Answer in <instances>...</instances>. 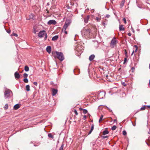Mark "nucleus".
I'll list each match as a JSON object with an SVG mask.
<instances>
[{
	"instance_id": "nucleus-60",
	"label": "nucleus",
	"mask_w": 150,
	"mask_h": 150,
	"mask_svg": "<svg viewBox=\"0 0 150 150\" xmlns=\"http://www.w3.org/2000/svg\"><path fill=\"white\" fill-rule=\"evenodd\" d=\"M24 1H25V0H23Z\"/></svg>"
},
{
	"instance_id": "nucleus-28",
	"label": "nucleus",
	"mask_w": 150,
	"mask_h": 150,
	"mask_svg": "<svg viewBox=\"0 0 150 150\" xmlns=\"http://www.w3.org/2000/svg\"><path fill=\"white\" fill-rule=\"evenodd\" d=\"M83 112L84 114H86L88 112L87 110L86 109H83Z\"/></svg>"
},
{
	"instance_id": "nucleus-50",
	"label": "nucleus",
	"mask_w": 150,
	"mask_h": 150,
	"mask_svg": "<svg viewBox=\"0 0 150 150\" xmlns=\"http://www.w3.org/2000/svg\"><path fill=\"white\" fill-rule=\"evenodd\" d=\"M63 31H64V32L66 34H67V31H66L65 30H63Z\"/></svg>"
},
{
	"instance_id": "nucleus-37",
	"label": "nucleus",
	"mask_w": 150,
	"mask_h": 150,
	"mask_svg": "<svg viewBox=\"0 0 150 150\" xmlns=\"http://www.w3.org/2000/svg\"><path fill=\"white\" fill-rule=\"evenodd\" d=\"M74 113H75V114H76V115H78V113L76 110H75V109L74 110Z\"/></svg>"
},
{
	"instance_id": "nucleus-12",
	"label": "nucleus",
	"mask_w": 150,
	"mask_h": 150,
	"mask_svg": "<svg viewBox=\"0 0 150 150\" xmlns=\"http://www.w3.org/2000/svg\"><path fill=\"white\" fill-rule=\"evenodd\" d=\"M46 50L50 54L51 50V47L50 46H49L47 47Z\"/></svg>"
},
{
	"instance_id": "nucleus-6",
	"label": "nucleus",
	"mask_w": 150,
	"mask_h": 150,
	"mask_svg": "<svg viewBox=\"0 0 150 150\" xmlns=\"http://www.w3.org/2000/svg\"><path fill=\"white\" fill-rule=\"evenodd\" d=\"M105 91L100 92L98 94L99 97L100 98H103L105 97Z\"/></svg>"
},
{
	"instance_id": "nucleus-23",
	"label": "nucleus",
	"mask_w": 150,
	"mask_h": 150,
	"mask_svg": "<svg viewBox=\"0 0 150 150\" xmlns=\"http://www.w3.org/2000/svg\"><path fill=\"white\" fill-rule=\"evenodd\" d=\"M48 137L52 139H53L54 138V137L53 135L51 134H48Z\"/></svg>"
},
{
	"instance_id": "nucleus-19",
	"label": "nucleus",
	"mask_w": 150,
	"mask_h": 150,
	"mask_svg": "<svg viewBox=\"0 0 150 150\" xmlns=\"http://www.w3.org/2000/svg\"><path fill=\"white\" fill-rule=\"evenodd\" d=\"M26 90L28 91L30 90V87L29 85H28L26 86Z\"/></svg>"
},
{
	"instance_id": "nucleus-51",
	"label": "nucleus",
	"mask_w": 150,
	"mask_h": 150,
	"mask_svg": "<svg viewBox=\"0 0 150 150\" xmlns=\"http://www.w3.org/2000/svg\"><path fill=\"white\" fill-rule=\"evenodd\" d=\"M134 50H133V52H132V54H131V55L132 56L133 55V54H134Z\"/></svg>"
},
{
	"instance_id": "nucleus-22",
	"label": "nucleus",
	"mask_w": 150,
	"mask_h": 150,
	"mask_svg": "<svg viewBox=\"0 0 150 150\" xmlns=\"http://www.w3.org/2000/svg\"><path fill=\"white\" fill-rule=\"evenodd\" d=\"M109 133V132L108 130H105L103 132V134L105 135L108 134Z\"/></svg>"
},
{
	"instance_id": "nucleus-11",
	"label": "nucleus",
	"mask_w": 150,
	"mask_h": 150,
	"mask_svg": "<svg viewBox=\"0 0 150 150\" xmlns=\"http://www.w3.org/2000/svg\"><path fill=\"white\" fill-rule=\"evenodd\" d=\"M57 90L55 89H52V95L53 96H55L57 93Z\"/></svg>"
},
{
	"instance_id": "nucleus-44",
	"label": "nucleus",
	"mask_w": 150,
	"mask_h": 150,
	"mask_svg": "<svg viewBox=\"0 0 150 150\" xmlns=\"http://www.w3.org/2000/svg\"><path fill=\"white\" fill-rule=\"evenodd\" d=\"M6 32L8 33H9L11 32L10 30H8L6 31Z\"/></svg>"
},
{
	"instance_id": "nucleus-25",
	"label": "nucleus",
	"mask_w": 150,
	"mask_h": 150,
	"mask_svg": "<svg viewBox=\"0 0 150 150\" xmlns=\"http://www.w3.org/2000/svg\"><path fill=\"white\" fill-rule=\"evenodd\" d=\"M4 108L5 110H7L8 108V105L7 104H6L4 106Z\"/></svg>"
},
{
	"instance_id": "nucleus-53",
	"label": "nucleus",
	"mask_w": 150,
	"mask_h": 150,
	"mask_svg": "<svg viewBox=\"0 0 150 150\" xmlns=\"http://www.w3.org/2000/svg\"><path fill=\"white\" fill-rule=\"evenodd\" d=\"M147 107L150 108V105L147 106Z\"/></svg>"
},
{
	"instance_id": "nucleus-33",
	"label": "nucleus",
	"mask_w": 150,
	"mask_h": 150,
	"mask_svg": "<svg viewBox=\"0 0 150 150\" xmlns=\"http://www.w3.org/2000/svg\"><path fill=\"white\" fill-rule=\"evenodd\" d=\"M125 55L127 57L128 56H127V51L126 50H125Z\"/></svg>"
},
{
	"instance_id": "nucleus-34",
	"label": "nucleus",
	"mask_w": 150,
	"mask_h": 150,
	"mask_svg": "<svg viewBox=\"0 0 150 150\" xmlns=\"http://www.w3.org/2000/svg\"><path fill=\"white\" fill-rule=\"evenodd\" d=\"M33 33H34L36 34V33L37 32V31L35 28H33Z\"/></svg>"
},
{
	"instance_id": "nucleus-20",
	"label": "nucleus",
	"mask_w": 150,
	"mask_h": 150,
	"mask_svg": "<svg viewBox=\"0 0 150 150\" xmlns=\"http://www.w3.org/2000/svg\"><path fill=\"white\" fill-rule=\"evenodd\" d=\"M24 70L26 71H28L29 70V68L28 67L26 66H25V68H24Z\"/></svg>"
},
{
	"instance_id": "nucleus-29",
	"label": "nucleus",
	"mask_w": 150,
	"mask_h": 150,
	"mask_svg": "<svg viewBox=\"0 0 150 150\" xmlns=\"http://www.w3.org/2000/svg\"><path fill=\"white\" fill-rule=\"evenodd\" d=\"M64 147V144H62L61 146L60 147V148H59V150H63V148Z\"/></svg>"
},
{
	"instance_id": "nucleus-26",
	"label": "nucleus",
	"mask_w": 150,
	"mask_h": 150,
	"mask_svg": "<svg viewBox=\"0 0 150 150\" xmlns=\"http://www.w3.org/2000/svg\"><path fill=\"white\" fill-rule=\"evenodd\" d=\"M134 47L135 48V50H134V52H136L137 51V49H138V47H137V46L136 45H135L134 46Z\"/></svg>"
},
{
	"instance_id": "nucleus-36",
	"label": "nucleus",
	"mask_w": 150,
	"mask_h": 150,
	"mask_svg": "<svg viewBox=\"0 0 150 150\" xmlns=\"http://www.w3.org/2000/svg\"><path fill=\"white\" fill-rule=\"evenodd\" d=\"M44 35L45 36V38H44V40H45L47 39V34L45 33V34Z\"/></svg>"
},
{
	"instance_id": "nucleus-45",
	"label": "nucleus",
	"mask_w": 150,
	"mask_h": 150,
	"mask_svg": "<svg viewBox=\"0 0 150 150\" xmlns=\"http://www.w3.org/2000/svg\"><path fill=\"white\" fill-rule=\"evenodd\" d=\"M110 16V15H107L106 16V17L109 18Z\"/></svg>"
},
{
	"instance_id": "nucleus-31",
	"label": "nucleus",
	"mask_w": 150,
	"mask_h": 150,
	"mask_svg": "<svg viewBox=\"0 0 150 150\" xmlns=\"http://www.w3.org/2000/svg\"><path fill=\"white\" fill-rule=\"evenodd\" d=\"M145 106H143V107H142L141 108L140 110H145Z\"/></svg>"
},
{
	"instance_id": "nucleus-56",
	"label": "nucleus",
	"mask_w": 150,
	"mask_h": 150,
	"mask_svg": "<svg viewBox=\"0 0 150 150\" xmlns=\"http://www.w3.org/2000/svg\"><path fill=\"white\" fill-rule=\"evenodd\" d=\"M79 109H80V110H83V109H82V108H79Z\"/></svg>"
},
{
	"instance_id": "nucleus-16",
	"label": "nucleus",
	"mask_w": 150,
	"mask_h": 150,
	"mask_svg": "<svg viewBox=\"0 0 150 150\" xmlns=\"http://www.w3.org/2000/svg\"><path fill=\"white\" fill-rule=\"evenodd\" d=\"M119 29L120 31L124 30H125V28L123 27V25H119Z\"/></svg>"
},
{
	"instance_id": "nucleus-15",
	"label": "nucleus",
	"mask_w": 150,
	"mask_h": 150,
	"mask_svg": "<svg viewBox=\"0 0 150 150\" xmlns=\"http://www.w3.org/2000/svg\"><path fill=\"white\" fill-rule=\"evenodd\" d=\"M95 57V55L94 54L91 55L89 57V60L90 61H92L94 58Z\"/></svg>"
},
{
	"instance_id": "nucleus-52",
	"label": "nucleus",
	"mask_w": 150,
	"mask_h": 150,
	"mask_svg": "<svg viewBox=\"0 0 150 150\" xmlns=\"http://www.w3.org/2000/svg\"><path fill=\"white\" fill-rule=\"evenodd\" d=\"M148 141H150V137L149 138H148Z\"/></svg>"
},
{
	"instance_id": "nucleus-49",
	"label": "nucleus",
	"mask_w": 150,
	"mask_h": 150,
	"mask_svg": "<svg viewBox=\"0 0 150 150\" xmlns=\"http://www.w3.org/2000/svg\"><path fill=\"white\" fill-rule=\"evenodd\" d=\"M147 144V145L148 146H150V144L146 142H145Z\"/></svg>"
},
{
	"instance_id": "nucleus-5",
	"label": "nucleus",
	"mask_w": 150,
	"mask_h": 150,
	"mask_svg": "<svg viewBox=\"0 0 150 150\" xmlns=\"http://www.w3.org/2000/svg\"><path fill=\"white\" fill-rule=\"evenodd\" d=\"M71 23V20H66L64 25L62 29V31L65 30Z\"/></svg>"
},
{
	"instance_id": "nucleus-54",
	"label": "nucleus",
	"mask_w": 150,
	"mask_h": 150,
	"mask_svg": "<svg viewBox=\"0 0 150 150\" xmlns=\"http://www.w3.org/2000/svg\"><path fill=\"white\" fill-rule=\"evenodd\" d=\"M149 134H150V129H149V132H148Z\"/></svg>"
},
{
	"instance_id": "nucleus-61",
	"label": "nucleus",
	"mask_w": 150,
	"mask_h": 150,
	"mask_svg": "<svg viewBox=\"0 0 150 150\" xmlns=\"http://www.w3.org/2000/svg\"><path fill=\"white\" fill-rule=\"evenodd\" d=\"M94 11V10H93V12Z\"/></svg>"
},
{
	"instance_id": "nucleus-2",
	"label": "nucleus",
	"mask_w": 150,
	"mask_h": 150,
	"mask_svg": "<svg viewBox=\"0 0 150 150\" xmlns=\"http://www.w3.org/2000/svg\"><path fill=\"white\" fill-rule=\"evenodd\" d=\"M12 91L9 90H6L4 93V97L5 98L10 97L12 96Z\"/></svg>"
},
{
	"instance_id": "nucleus-10",
	"label": "nucleus",
	"mask_w": 150,
	"mask_h": 150,
	"mask_svg": "<svg viewBox=\"0 0 150 150\" xmlns=\"http://www.w3.org/2000/svg\"><path fill=\"white\" fill-rule=\"evenodd\" d=\"M81 47L79 46L76 49V51L79 53L80 54H81V53L83 52V50H81Z\"/></svg>"
},
{
	"instance_id": "nucleus-27",
	"label": "nucleus",
	"mask_w": 150,
	"mask_h": 150,
	"mask_svg": "<svg viewBox=\"0 0 150 150\" xmlns=\"http://www.w3.org/2000/svg\"><path fill=\"white\" fill-rule=\"evenodd\" d=\"M23 81L24 82L26 83H28V80L27 78H25V79H24Z\"/></svg>"
},
{
	"instance_id": "nucleus-38",
	"label": "nucleus",
	"mask_w": 150,
	"mask_h": 150,
	"mask_svg": "<svg viewBox=\"0 0 150 150\" xmlns=\"http://www.w3.org/2000/svg\"><path fill=\"white\" fill-rule=\"evenodd\" d=\"M123 21L124 22V23L125 24L126 23V19L125 18H124L123 19Z\"/></svg>"
},
{
	"instance_id": "nucleus-43",
	"label": "nucleus",
	"mask_w": 150,
	"mask_h": 150,
	"mask_svg": "<svg viewBox=\"0 0 150 150\" xmlns=\"http://www.w3.org/2000/svg\"><path fill=\"white\" fill-rule=\"evenodd\" d=\"M134 69H135L134 67H132V68L131 69V70H132V71L133 72L134 71Z\"/></svg>"
},
{
	"instance_id": "nucleus-4",
	"label": "nucleus",
	"mask_w": 150,
	"mask_h": 150,
	"mask_svg": "<svg viewBox=\"0 0 150 150\" xmlns=\"http://www.w3.org/2000/svg\"><path fill=\"white\" fill-rule=\"evenodd\" d=\"M117 42V41L116 40V38L115 37H114L111 41L110 44V47L111 48H114L116 45Z\"/></svg>"
},
{
	"instance_id": "nucleus-7",
	"label": "nucleus",
	"mask_w": 150,
	"mask_h": 150,
	"mask_svg": "<svg viewBox=\"0 0 150 150\" xmlns=\"http://www.w3.org/2000/svg\"><path fill=\"white\" fill-rule=\"evenodd\" d=\"M46 33L45 30L41 31L39 33L38 36L40 38L43 37Z\"/></svg>"
},
{
	"instance_id": "nucleus-39",
	"label": "nucleus",
	"mask_w": 150,
	"mask_h": 150,
	"mask_svg": "<svg viewBox=\"0 0 150 150\" xmlns=\"http://www.w3.org/2000/svg\"><path fill=\"white\" fill-rule=\"evenodd\" d=\"M84 120H85L86 119V115H84L83 116V118Z\"/></svg>"
},
{
	"instance_id": "nucleus-13",
	"label": "nucleus",
	"mask_w": 150,
	"mask_h": 150,
	"mask_svg": "<svg viewBox=\"0 0 150 150\" xmlns=\"http://www.w3.org/2000/svg\"><path fill=\"white\" fill-rule=\"evenodd\" d=\"M125 0H122V1L121 2L120 4V8H122L124 5Z\"/></svg>"
},
{
	"instance_id": "nucleus-21",
	"label": "nucleus",
	"mask_w": 150,
	"mask_h": 150,
	"mask_svg": "<svg viewBox=\"0 0 150 150\" xmlns=\"http://www.w3.org/2000/svg\"><path fill=\"white\" fill-rule=\"evenodd\" d=\"M103 115H101V116L100 118V119L99 120V122L100 123L102 120L103 119Z\"/></svg>"
},
{
	"instance_id": "nucleus-18",
	"label": "nucleus",
	"mask_w": 150,
	"mask_h": 150,
	"mask_svg": "<svg viewBox=\"0 0 150 150\" xmlns=\"http://www.w3.org/2000/svg\"><path fill=\"white\" fill-rule=\"evenodd\" d=\"M58 38V35H56L52 37V40L53 41H55L57 40Z\"/></svg>"
},
{
	"instance_id": "nucleus-57",
	"label": "nucleus",
	"mask_w": 150,
	"mask_h": 150,
	"mask_svg": "<svg viewBox=\"0 0 150 150\" xmlns=\"http://www.w3.org/2000/svg\"><path fill=\"white\" fill-rule=\"evenodd\" d=\"M149 68L150 69V64H149Z\"/></svg>"
},
{
	"instance_id": "nucleus-47",
	"label": "nucleus",
	"mask_w": 150,
	"mask_h": 150,
	"mask_svg": "<svg viewBox=\"0 0 150 150\" xmlns=\"http://www.w3.org/2000/svg\"><path fill=\"white\" fill-rule=\"evenodd\" d=\"M128 35L129 36H131V33H128Z\"/></svg>"
},
{
	"instance_id": "nucleus-8",
	"label": "nucleus",
	"mask_w": 150,
	"mask_h": 150,
	"mask_svg": "<svg viewBox=\"0 0 150 150\" xmlns=\"http://www.w3.org/2000/svg\"><path fill=\"white\" fill-rule=\"evenodd\" d=\"M47 23L48 25H50L52 24L55 25L57 23V22L55 20H52L49 21Z\"/></svg>"
},
{
	"instance_id": "nucleus-3",
	"label": "nucleus",
	"mask_w": 150,
	"mask_h": 150,
	"mask_svg": "<svg viewBox=\"0 0 150 150\" xmlns=\"http://www.w3.org/2000/svg\"><path fill=\"white\" fill-rule=\"evenodd\" d=\"M81 34L84 37L85 36L88 35L90 33V30L89 29L87 30L83 29L81 31Z\"/></svg>"
},
{
	"instance_id": "nucleus-30",
	"label": "nucleus",
	"mask_w": 150,
	"mask_h": 150,
	"mask_svg": "<svg viewBox=\"0 0 150 150\" xmlns=\"http://www.w3.org/2000/svg\"><path fill=\"white\" fill-rule=\"evenodd\" d=\"M28 76V74L26 73H25L23 74V77L24 78H27Z\"/></svg>"
},
{
	"instance_id": "nucleus-46",
	"label": "nucleus",
	"mask_w": 150,
	"mask_h": 150,
	"mask_svg": "<svg viewBox=\"0 0 150 150\" xmlns=\"http://www.w3.org/2000/svg\"><path fill=\"white\" fill-rule=\"evenodd\" d=\"M92 131V130H91H91L88 133V134H90L91 133Z\"/></svg>"
},
{
	"instance_id": "nucleus-48",
	"label": "nucleus",
	"mask_w": 150,
	"mask_h": 150,
	"mask_svg": "<svg viewBox=\"0 0 150 150\" xmlns=\"http://www.w3.org/2000/svg\"><path fill=\"white\" fill-rule=\"evenodd\" d=\"M127 59V58H125V59H124V63L126 62Z\"/></svg>"
},
{
	"instance_id": "nucleus-9",
	"label": "nucleus",
	"mask_w": 150,
	"mask_h": 150,
	"mask_svg": "<svg viewBox=\"0 0 150 150\" xmlns=\"http://www.w3.org/2000/svg\"><path fill=\"white\" fill-rule=\"evenodd\" d=\"M14 76L16 79H18L20 77V75L17 72H16L14 74Z\"/></svg>"
},
{
	"instance_id": "nucleus-14",
	"label": "nucleus",
	"mask_w": 150,
	"mask_h": 150,
	"mask_svg": "<svg viewBox=\"0 0 150 150\" xmlns=\"http://www.w3.org/2000/svg\"><path fill=\"white\" fill-rule=\"evenodd\" d=\"M20 106L19 104H16L14 106V109L15 110H17L20 107Z\"/></svg>"
},
{
	"instance_id": "nucleus-58",
	"label": "nucleus",
	"mask_w": 150,
	"mask_h": 150,
	"mask_svg": "<svg viewBox=\"0 0 150 150\" xmlns=\"http://www.w3.org/2000/svg\"><path fill=\"white\" fill-rule=\"evenodd\" d=\"M108 75H107L106 76V77H108Z\"/></svg>"
},
{
	"instance_id": "nucleus-32",
	"label": "nucleus",
	"mask_w": 150,
	"mask_h": 150,
	"mask_svg": "<svg viewBox=\"0 0 150 150\" xmlns=\"http://www.w3.org/2000/svg\"><path fill=\"white\" fill-rule=\"evenodd\" d=\"M96 20L97 21H100V18H98V17H96Z\"/></svg>"
},
{
	"instance_id": "nucleus-17",
	"label": "nucleus",
	"mask_w": 150,
	"mask_h": 150,
	"mask_svg": "<svg viewBox=\"0 0 150 150\" xmlns=\"http://www.w3.org/2000/svg\"><path fill=\"white\" fill-rule=\"evenodd\" d=\"M89 18V16H88L86 18H84V21L85 23H87Z\"/></svg>"
},
{
	"instance_id": "nucleus-35",
	"label": "nucleus",
	"mask_w": 150,
	"mask_h": 150,
	"mask_svg": "<svg viewBox=\"0 0 150 150\" xmlns=\"http://www.w3.org/2000/svg\"><path fill=\"white\" fill-rule=\"evenodd\" d=\"M123 134L124 135H125L127 134V132L125 131H123Z\"/></svg>"
},
{
	"instance_id": "nucleus-42",
	"label": "nucleus",
	"mask_w": 150,
	"mask_h": 150,
	"mask_svg": "<svg viewBox=\"0 0 150 150\" xmlns=\"http://www.w3.org/2000/svg\"><path fill=\"white\" fill-rule=\"evenodd\" d=\"M33 84L35 86H37V84H38V83H37V82H34Z\"/></svg>"
},
{
	"instance_id": "nucleus-1",
	"label": "nucleus",
	"mask_w": 150,
	"mask_h": 150,
	"mask_svg": "<svg viewBox=\"0 0 150 150\" xmlns=\"http://www.w3.org/2000/svg\"><path fill=\"white\" fill-rule=\"evenodd\" d=\"M52 54L55 58H57L61 61H62L64 59V56L62 52L54 51L52 52Z\"/></svg>"
},
{
	"instance_id": "nucleus-41",
	"label": "nucleus",
	"mask_w": 150,
	"mask_h": 150,
	"mask_svg": "<svg viewBox=\"0 0 150 150\" xmlns=\"http://www.w3.org/2000/svg\"><path fill=\"white\" fill-rule=\"evenodd\" d=\"M13 35L14 36L16 37H17L18 36V35L17 34L15 33H13Z\"/></svg>"
},
{
	"instance_id": "nucleus-40",
	"label": "nucleus",
	"mask_w": 150,
	"mask_h": 150,
	"mask_svg": "<svg viewBox=\"0 0 150 150\" xmlns=\"http://www.w3.org/2000/svg\"><path fill=\"white\" fill-rule=\"evenodd\" d=\"M93 129H94V125H92V126H91V130L93 131Z\"/></svg>"
},
{
	"instance_id": "nucleus-55",
	"label": "nucleus",
	"mask_w": 150,
	"mask_h": 150,
	"mask_svg": "<svg viewBox=\"0 0 150 150\" xmlns=\"http://www.w3.org/2000/svg\"><path fill=\"white\" fill-rule=\"evenodd\" d=\"M107 137V136H105V137H103V138H106Z\"/></svg>"
},
{
	"instance_id": "nucleus-59",
	"label": "nucleus",
	"mask_w": 150,
	"mask_h": 150,
	"mask_svg": "<svg viewBox=\"0 0 150 150\" xmlns=\"http://www.w3.org/2000/svg\"><path fill=\"white\" fill-rule=\"evenodd\" d=\"M116 120H115L114 121H115Z\"/></svg>"
},
{
	"instance_id": "nucleus-24",
	"label": "nucleus",
	"mask_w": 150,
	"mask_h": 150,
	"mask_svg": "<svg viewBox=\"0 0 150 150\" xmlns=\"http://www.w3.org/2000/svg\"><path fill=\"white\" fill-rule=\"evenodd\" d=\"M116 126L115 125H114L112 127L111 129L112 130H114L116 129Z\"/></svg>"
}]
</instances>
